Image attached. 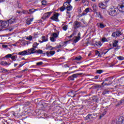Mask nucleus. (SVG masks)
I'll return each instance as SVG.
<instances>
[{"label": "nucleus", "instance_id": "1", "mask_svg": "<svg viewBox=\"0 0 124 124\" xmlns=\"http://www.w3.org/2000/svg\"><path fill=\"white\" fill-rule=\"evenodd\" d=\"M16 23V18H11L7 21H2L0 20V28H7L9 24H14Z\"/></svg>", "mask_w": 124, "mask_h": 124}, {"label": "nucleus", "instance_id": "2", "mask_svg": "<svg viewBox=\"0 0 124 124\" xmlns=\"http://www.w3.org/2000/svg\"><path fill=\"white\" fill-rule=\"evenodd\" d=\"M108 13L110 16L113 17L117 16L119 14V9L115 8H109L108 11Z\"/></svg>", "mask_w": 124, "mask_h": 124}, {"label": "nucleus", "instance_id": "3", "mask_svg": "<svg viewBox=\"0 0 124 124\" xmlns=\"http://www.w3.org/2000/svg\"><path fill=\"white\" fill-rule=\"evenodd\" d=\"M59 16H60V14H59V13H56L53 14V16L50 17V19L55 22H60V20H59Z\"/></svg>", "mask_w": 124, "mask_h": 124}, {"label": "nucleus", "instance_id": "4", "mask_svg": "<svg viewBox=\"0 0 124 124\" xmlns=\"http://www.w3.org/2000/svg\"><path fill=\"white\" fill-rule=\"evenodd\" d=\"M66 9L67 10V16H68V18H70L71 16L70 15V12L68 11H71L72 10V6L71 5H66Z\"/></svg>", "mask_w": 124, "mask_h": 124}, {"label": "nucleus", "instance_id": "5", "mask_svg": "<svg viewBox=\"0 0 124 124\" xmlns=\"http://www.w3.org/2000/svg\"><path fill=\"white\" fill-rule=\"evenodd\" d=\"M82 73H77L75 74H73L72 76L68 77L69 81H74L75 78H77L79 75H82Z\"/></svg>", "mask_w": 124, "mask_h": 124}, {"label": "nucleus", "instance_id": "6", "mask_svg": "<svg viewBox=\"0 0 124 124\" xmlns=\"http://www.w3.org/2000/svg\"><path fill=\"white\" fill-rule=\"evenodd\" d=\"M51 14H52L51 12L46 13L44 14L41 19L44 21L45 20L48 19V18H49L50 16H51Z\"/></svg>", "mask_w": 124, "mask_h": 124}, {"label": "nucleus", "instance_id": "7", "mask_svg": "<svg viewBox=\"0 0 124 124\" xmlns=\"http://www.w3.org/2000/svg\"><path fill=\"white\" fill-rule=\"evenodd\" d=\"M118 43H119V41L115 40L114 41V42L113 43V47H117L116 48H114V50H119V49H120L121 46H118Z\"/></svg>", "mask_w": 124, "mask_h": 124}, {"label": "nucleus", "instance_id": "8", "mask_svg": "<svg viewBox=\"0 0 124 124\" xmlns=\"http://www.w3.org/2000/svg\"><path fill=\"white\" fill-rule=\"evenodd\" d=\"M37 50L34 47L28 49V53L29 55H31V54H36Z\"/></svg>", "mask_w": 124, "mask_h": 124}, {"label": "nucleus", "instance_id": "9", "mask_svg": "<svg viewBox=\"0 0 124 124\" xmlns=\"http://www.w3.org/2000/svg\"><path fill=\"white\" fill-rule=\"evenodd\" d=\"M114 124H124V118H119L118 121L114 122Z\"/></svg>", "mask_w": 124, "mask_h": 124}, {"label": "nucleus", "instance_id": "10", "mask_svg": "<svg viewBox=\"0 0 124 124\" xmlns=\"http://www.w3.org/2000/svg\"><path fill=\"white\" fill-rule=\"evenodd\" d=\"M74 27L75 29H78V28H80V27H81V22L75 21L74 22Z\"/></svg>", "mask_w": 124, "mask_h": 124}, {"label": "nucleus", "instance_id": "11", "mask_svg": "<svg viewBox=\"0 0 124 124\" xmlns=\"http://www.w3.org/2000/svg\"><path fill=\"white\" fill-rule=\"evenodd\" d=\"M56 54V51H47L46 52V56L47 57H51V56H54Z\"/></svg>", "mask_w": 124, "mask_h": 124}, {"label": "nucleus", "instance_id": "12", "mask_svg": "<svg viewBox=\"0 0 124 124\" xmlns=\"http://www.w3.org/2000/svg\"><path fill=\"white\" fill-rule=\"evenodd\" d=\"M18 55H19L20 56L28 55H29V51H27V50H24V51L19 52Z\"/></svg>", "mask_w": 124, "mask_h": 124}, {"label": "nucleus", "instance_id": "13", "mask_svg": "<svg viewBox=\"0 0 124 124\" xmlns=\"http://www.w3.org/2000/svg\"><path fill=\"white\" fill-rule=\"evenodd\" d=\"M118 8L119 9V11H121V12H124V6L123 4L122 5H119Z\"/></svg>", "mask_w": 124, "mask_h": 124}, {"label": "nucleus", "instance_id": "14", "mask_svg": "<svg viewBox=\"0 0 124 124\" xmlns=\"http://www.w3.org/2000/svg\"><path fill=\"white\" fill-rule=\"evenodd\" d=\"M98 5L99 7H100V8H101V9H105V8H106V5H105L103 3H99Z\"/></svg>", "mask_w": 124, "mask_h": 124}, {"label": "nucleus", "instance_id": "15", "mask_svg": "<svg viewBox=\"0 0 124 124\" xmlns=\"http://www.w3.org/2000/svg\"><path fill=\"white\" fill-rule=\"evenodd\" d=\"M42 41H39V42H40V43H43V42H46V41H47L48 40V38H46L45 36H42Z\"/></svg>", "mask_w": 124, "mask_h": 124}, {"label": "nucleus", "instance_id": "16", "mask_svg": "<svg viewBox=\"0 0 124 124\" xmlns=\"http://www.w3.org/2000/svg\"><path fill=\"white\" fill-rule=\"evenodd\" d=\"M97 27H98V28H100V29H103L105 28V25H104V24H103V23H97Z\"/></svg>", "mask_w": 124, "mask_h": 124}, {"label": "nucleus", "instance_id": "17", "mask_svg": "<svg viewBox=\"0 0 124 124\" xmlns=\"http://www.w3.org/2000/svg\"><path fill=\"white\" fill-rule=\"evenodd\" d=\"M60 33V31H58L57 32H54L52 34V36L55 38H57L59 36V34Z\"/></svg>", "mask_w": 124, "mask_h": 124}, {"label": "nucleus", "instance_id": "18", "mask_svg": "<svg viewBox=\"0 0 124 124\" xmlns=\"http://www.w3.org/2000/svg\"><path fill=\"white\" fill-rule=\"evenodd\" d=\"M95 55H96V56H98V57L99 58H101L102 55L103 54V53H102V54H100V53H99V51L96 50L95 51Z\"/></svg>", "mask_w": 124, "mask_h": 124}, {"label": "nucleus", "instance_id": "19", "mask_svg": "<svg viewBox=\"0 0 124 124\" xmlns=\"http://www.w3.org/2000/svg\"><path fill=\"white\" fill-rule=\"evenodd\" d=\"M96 14L97 17H98V18H100V19H103V16L101 15V13L96 12Z\"/></svg>", "mask_w": 124, "mask_h": 124}, {"label": "nucleus", "instance_id": "20", "mask_svg": "<svg viewBox=\"0 0 124 124\" xmlns=\"http://www.w3.org/2000/svg\"><path fill=\"white\" fill-rule=\"evenodd\" d=\"M72 0H67L66 2H64V6H66L67 5H70V2H71Z\"/></svg>", "mask_w": 124, "mask_h": 124}, {"label": "nucleus", "instance_id": "21", "mask_svg": "<svg viewBox=\"0 0 124 124\" xmlns=\"http://www.w3.org/2000/svg\"><path fill=\"white\" fill-rule=\"evenodd\" d=\"M93 119V114H88L86 117V120H92Z\"/></svg>", "mask_w": 124, "mask_h": 124}, {"label": "nucleus", "instance_id": "22", "mask_svg": "<svg viewBox=\"0 0 124 124\" xmlns=\"http://www.w3.org/2000/svg\"><path fill=\"white\" fill-rule=\"evenodd\" d=\"M66 6H64V3H63V6H62L61 7H60V11L61 12H62L64 11V10H65V9H66Z\"/></svg>", "mask_w": 124, "mask_h": 124}, {"label": "nucleus", "instance_id": "23", "mask_svg": "<svg viewBox=\"0 0 124 124\" xmlns=\"http://www.w3.org/2000/svg\"><path fill=\"white\" fill-rule=\"evenodd\" d=\"M107 112V109H105L104 111L102 113V114L100 115L99 119H101V118H102V117H103L104 115H106Z\"/></svg>", "mask_w": 124, "mask_h": 124}, {"label": "nucleus", "instance_id": "24", "mask_svg": "<svg viewBox=\"0 0 124 124\" xmlns=\"http://www.w3.org/2000/svg\"><path fill=\"white\" fill-rule=\"evenodd\" d=\"M80 38H81V37H76V39L74 40V42L75 43H77V42H78L79 40H80Z\"/></svg>", "mask_w": 124, "mask_h": 124}, {"label": "nucleus", "instance_id": "25", "mask_svg": "<svg viewBox=\"0 0 124 124\" xmlns=\"http://www.w3.org/2000/svg\"><path fill=\"white\" fill-rule=\"evenodd\" d=\"M38 45H39V43H37V42H35L33 43V44L32 45V47H33V48L36 49V48H37V46H38Z\"/></svg>", "mask_w": 124, "mask_h": 124}, {"label": "nucleus", "instance_id": "26", "mask_svg": "<svg viewBox=\"0 0 124 124\" xmlns=\"http://www.w3.org/2000/svg\"><path fill=\"white\" fill-rule=\"evenodd\" d=\"M94 46L96 47V46H101V43L100 42H95L94 44Z\"/></svg>", "mask_w": 124, "mask_h": 124}, {"label": "nucleus", "instance_id": "27", "mask_svg": "<svg viewBox=\"0 0 124 124\" xmlns=\"http://www.w3.org/2000/svg\"><path fill=\"white\" fill-rule=\"evenodd\" d=\"M35 11H36V10L34 9H30L29 10V14H32V13H33V12H35Z\"/></svg>", "mask_w": 124, "mask_h": 124}, {"label": "nucleus", "instance_id": "28", "mask_svg": "<svg viewBox=\"0 0 124 124\" xmlns=\"http://www.w3.org/2000/svg\"><path fill=\"white\" fill-rule=\"evenodd\" d=\"M1 65H3V66H6L7 65V62H4V61H2L0 62Z\"/></svg>", "mask_w": 124, "mask_h": 124}, {"label": "nucleus", "instance_id": "29", "mask_svg": "<svg viewBox=\"0 0 124 124\" xmlns=\"http://www.w3.org/2000/svg\"><path fill=\"white\" fill-rule=\"evenodd\" d=\"M75 60L77 61H81L82 60V56H78V57H75Z\"/></svg>", "mask_w": 124, "mask_h": 124}, {"label": "nucleus", "instance_id": "30", "mask_svg": "<svg viewBox=\"0 0 124 124\" xmlns=\"http://www.w3.org/2000/svg\"><path fill=\"white\" fill-rule=\"evenodd\" d=\"M36 54H43V51L41 49H39L35 51Z\"/></svg>", "mask_w": 124, "mask_h": 124}, {"label": "nucleus", "instance_id": "31", "mask_svg": "<svg viewBox=\"0 0 124 124\" xmlns=\"http://www.w3.org/2000/svg\"><path fill=\"white\" fill-rule=\"evenodd\" d=\"M93 88L94 89H98V88H101V86L98 85V84H95L93 86Z\"/></svg>", "mask_w": 124, "mask_h": 124}, {"label": "nucleus", "instance_id": "32", "mask_svg": "<svg viewBox=\"0 0 124 124\" xmlns=\"http://www.w3.org/2000/svg\"><path fill=\"white\" fill-rule=\"evenodd\" d=\"M116 36H120V35H122L123 33H122V32L121 31H117L116 32Z\"/></svg>", "mask_w": 124, "mask_h": 124}, {"label": "nucleus", "instance_id": "33", "mask_svg": "<svg viewBox=\"0 0 124 124\" xmlns=\"http://www.w3.org/2000/svg\"><path fill=\"white\" fill-rule=\"evenodd\" d=\"M49 49L50 51H52V50L54 49V47H53L52 46H49L46 47V50Z\"/></svg>", "mask_w": 124, "mask_h": 124}, {"label": "nucleus", "instance_id": "34", "mask_svg": "<svg viewBox=\"0 0 124 124\" xmlns=\"http://www.w3.org/2000/svg\"><path fill=\"white\" fill-rule=\"evenodd\" d=\"M11 59H12V61L15 62V61H16V59H17V56H11Z\"/></svg>", "mask_w": 124, "mask_h": 124}, {"label": "nucleus", "instance_id": "35", "mask_svg": "<svg viewBox=\"0 0 124 124\" xmlns=\"http://www.w3.org/2000/svg\"><path fill=\"white\" fill-rule=\"evenodd\" d=\"M26 39H27V40H30V41H31V40H32V37L31 36V35H30L29 36L26 37Z\"/></svg>", "mask_w": 124, "mask_h": 124}, {"label": "nucleus", "instance_id": "36", "mask_svg": "<svg viewBox=\"0 0 124 124\" xmlns=\"http://www.w3.org/2000/svg\"><path fill=\"white\" fill-rule=\"evenodd\" d=\"M108 93H109V91L104 90L102 94H103L104 95H105V94H107Z\"/></svg>", "mask_w": 124, "mask_h": 124}, {"label": "nucleus", "instance_id": "37", "mask_svg": "<svg viewBox=\"0 0 124 124\" xmlns=\"http://www.w3.org/2000/svg\"><path fill=\"white\" fill-rule=\"evenodd\" d=\"M14 55V53H13L12 54H8L5 56V58L6 59H8L9 58H11L12 56H13Z\"/></svg>", "mask_w": 124, "mask_h": 124}, {"label": "nucleus", "instance_id": "38", "mask_svg": "<svg viewBox=\"0 0 124 124\" xmlns=\"http://www.w3.org/2000/svg\"><path fill=\"white\" fill-rule=\"evenodd\" d=\"M75 1H81V2L82 3H85V2H86V1H88V0H75Z\"/></svg>", "mask_w": 124, "mask_h": 124}, {"label": "nucleus", "instance_id": "39", "mask_svg": "<svg viewBox=\"0 0 124 124\" xmlns=\"http://www.w3.org/2000/svg\"><path fill=\"white\" fill-rule=\"evenodd\" d=\"M47 4V1L43 0L42 1V5H46Z\"/></svg>", "mask_w": 124, "mask_h": 124}, {"label": "nucleus", "instance_id": "40", "mask_svg": "<svg viewBox=\"0 0 124 124\" xmlns=\"http://www.w3.org/2000/svg\"><path fill=\"white\" fill-rule=\"evenodd\" d=\"M117 59L119 61H124V57H122V56H119L117 57Z\"/></svg>", "mask_w": 124, "mask_h": 124}, {"label": "nucleus", "instance_id": "41", "mask_svg": "<svg viewBox=\"0 0 124 124\" xmlns=\"http://www.w3.org/2000/svg\"><path fill=\"white\" fill-rule=\"evenodd\" d=\"M50 39L51 41H52V42H55V41H56V38H55L54 37H50Z\"/></svg>", "mask_w": 124, "mask_h": 124}, {"label": "nucleus", "instance_id": "42", "mask_svg": "<svg viewBox=\"0 0 124 124\" xmlns=\"http://www.w3.org/2000/svg\"><path fill=\"white\" fill-rule=\"evenodd\" d=\"M42 64H43V62H42L36 63V65H37L38 66H40V65H42Z\"/></svg>", "mask_w": 124, "mask_h": 124}, {"label": "nucleus", "instance_id": "43", "mask_svg": "<svg viewBox=\"0 0 124 124\" xmlns=\"http://www.w3.org/2000/svg\"><path fill=\"white\" fill-rule=\"evenodd\" d=\"M74 35H76V32H73V33L70 36H68V37L69 38H71V37H73V36Z\"/></svg>", "mask_w": 124, "mask_h": 124}, {"label": "nucleus", "instance_id": "44", "mask_svg": "<svg viewBox=\"0 0 124 124\" xmlns=\"http://www.w3.org/2000/svg\"><path fill=\"white\" fill-rule=\"evenodd\" d=\"M74 35H76V32H73V33L70 36H68V37L69 38H71V37H73V36Z\"/></svg>", "mask_w": 124, "mask_h": 124}, {"label": "nucleus", "instance_id": "45", "mask_svg": "<svg viewBox=\"0 0 124 124\" xmlns=\"http://www.w3.org/2000/svg\"><path fill=\"white\" fill-rule=\"evenodd\" d=\"M123 103H124V99H122L120 101V102H118V105H121V104H123Z\"/></svg>", "mask_w": 124, "mask_h": 124}, {"label": "nucleus", "instance_id": "46", "mask_svg": "<svg viewBox=\"0 0 124 124\" xmlns=\"http://www.w3.org/2000/svg\"><path fill=\"white\" fill-rule=\"evenodd\" d=\"M102 72H103L102 70H99L96 71V73H98V74H101Z\"/></svg>", "mask_w": 124, "mask_h": 124}, {"label": "nucleus", "instance_id": "47", "mask_svg": "<svg viewBox=\"0 0 124 124\" xmlns=\"http://www.w3.org/2000/svg\"><path fill=\"white\" fill-rule=\"evenodd\" d=\"M62 29L63 30V31H66V30H67V25H65L63 27Z\"/></svg>", "mask_w": 124, "mask_h": 124}, {"label": "nucleus", "instance_id": "48", "mask_svg": "<svg viewBox=\"0 0 124 124\" xmlns=\"http://www.w3.org/2000/svg\"><path fill=\"white\" fill-rule=\"evenodd\" d=\"M84 12H86V14L90 12V8H87L84 10Z\"/></svg>", "mask_w": 124, "mask_h": 124}, {"label": "nucleus", "instance_id": "49", "mask_svg": "<svg viewBox=\"0 0 124 124\" xmlns=\"http://www.w3.org/2000/svg\"><path fill=\"white\" fill-rule=\"evenodd\" d=\"M31 21L29 19L27 20L26 24L27 25H31Z\"/></svg>", "mask_w": 124, "mask_h": 124}, {"label": "nucleus", "instance_id": "50", "mask_svg": "<svg viewBox=\"0 0 124 124\" xmlns=\"http://www.w3.org/2000/svg\"><path fill=\"white\" fill-rule=\"evenodd\" d=\"M112 36H113V37H117V34H116V32L112 33Z\"/></svg>", "mask_w": 124, "mask_h": 124}, {"label": "nucleus", "instance_id": "51", "mask_svg": "<svg viewBox=\"0 0 124 124\" xmlns=\"http://www.w3.org/2000/svg\"><path fill=\"white\" fill-rule=\"evenodd\" d=\"M102 41L103 42H106V41H107V39H106V38H103L102 39Z\"/></svg>", "mask_w": 124, "mask_h": 124}, {"label": "nucleus", "instance_id": "52", "mask_svg": "<svg viewBox=\"0 0 124 124\" xmlns=\"http://www.w3.org/2000/svg\"><path fill=\"white\" fill-rule=\"evenodd\" d=\"M25 105L26 106H30V105H31V103L30 102H27L25 103Z\"/></svg>", "mask_w": 124, "mask_h": 124}, {"label": "nucleus", "instance_id": "53", "mask_svg": "<svg viewBox=\"0 0 124 124\" xmlns=\"http://www.w3.org/2000/svg\"><path fill=\"white\" fill-rule=\"evenodd\" d=\"M2 72H3L4 73H5L7 72V70H6V69L3 68V69H2Z\"/></svg>", "mask_w": 124, "mask_h": 124}, {"label": "nucleus", "instance_id": "54", "mask_svg": "<svg viewBox=\"0 0 124 124\" xmlns=\"http://www.w3.org/2000/svg\"><path fill=\"white\" fill-rule=\"evenodd\" d=\"M23 14H28V13H29V12L27 11H23Z\"/></svg>", "mask_w": 124, "mask_h": 124}, {"label": "nucleus", "instance_id": "55", "mask_svg": "<svg viewBox=\"0 0 124 124\" xmlns=\"http://www.w3.org/2000/svg\"><path fill=\"white\" fill-rule=\"evenodd\" d=\"M110 79H111V78H105V80H104V81H105V82L106 81H109V80H110Z\"/></svg>", "mask_w": 124, "mask_h": 124}, {"label": "nucleus", "instance_id": "56", "mask_svg": "<svg viewBox=\"0 0 124 124\" xmlns=\"http://www.w3.org/2000/svg\"><path fill=\"white\" fill-rule=\"evenodd\" d=\"M62 46L60 45L59 46H56V48H57L58 49H60V48H62Z\"/></svg>", "mask_w": 124, "mask_h": 124}, {"label": "nucleus", "instance_id": "57", "mask_svg": "<svg viewBox=\"0 0 124 124\" xmlns=\"http://www.w3.org/2000/svg\"><path fill=\"white\" fill-rule=\"evenodd\" d=\"M111 49H112V48H109L107 49L106 50H108V51H107L106 52H105L104 53V55L106 54L108 52V51L111 50Z\"/></svg>", "mask_w": 124, "mask_h": 124}, {"label": "nucleus", "instance_id": "58", "mask_svg": "<svg viewBox=\"0 0 124 124\" xmlns=\"http://www.w3.org/2000/svg\"><path fill=\"white\" fill-rule=\"evenodd\" d=\"M28 70H29V69H28V68H26L24 70H23L22 71V72L24 73V72H25V71H28Z\"/></svg>", "mask_w": 124, "mask_h": 124}, {"label": "nucleus", "instance_id": "59", "mask_svg": "<svg viewBox=\"0 0 124 124\" xmlns=\"http://www.w3.org/2000/svg\"><path fill=\"white\" fill-rule=\"evenodd\" d=\"M85 12H83L81 15V16H85V15H87V13H85Z\"/></svg>", "mask_w": 124, "mask_h": 124}, {"label": "nucleus", "instance_id": "60", "mask_svg": "<svg viewBox=\"0 0 124 124\" xmlns=\"http://www.w3.org/2000/svg\"><path fill=\"white\" fill-rule=\"evenodd\" d=\"M2 46L3 48H7V45H3Z\"/></svg>", "mask_w": 124, "mask_h": 124}, {"label": "nucleus", "instance_id": "61", "mask_svg": "<svg viewBox=\"0 0 124 124\" xmlns=\"http://www.w3.org/2000/svg\"><path fill=\"white\" fill-rule=\"evenodd\" d=\"M98 77H99L98 76H95L94 77V79H98Z\"/></svg>", "mask_w": 124, "mask_h": 124}, {"label": "nucleus", "instance_id": "62", "mask_svg": "<svg viewBox=\"0 0 124 124\" xmlns=\"http://www.w3.org/2000/svg\"><path fill=\"white\" fill-rule=\"evenodd\" d=\"M80 35H81V33H80V32H79L78 34V37H81Z\"/></svg>", "mask_w": 124, "mask_h": 124}, {"label": "nucleus", "instance_id": "63", "mask_svg": "<svg viewBox=\"0 0 124 124\" xmlns=\"http://www.w3.org/2000/svg\"><path fill=\"white\" fill-rule=\"evenodd\" d=\"M25 63H26V62L25 63H23V64H19V67H22V66H23V65H24V64H25Z\"/></svg>", "mask_w": 124, "mask_h": 124}, {"label": "nucleus", "instance_id": "64", "mask_svg": "<svg viewBox=\"0 0 124 124\" xmlns=\"http://www.w3.org/2000/svg\"><path fill=\"white\" fill-rule=\"evenodd\" d=\"M31 22H32L33 21V17L29 19Z\"/></svg>", "mask_w": 124, "mask_h": 124}]
</instances>
